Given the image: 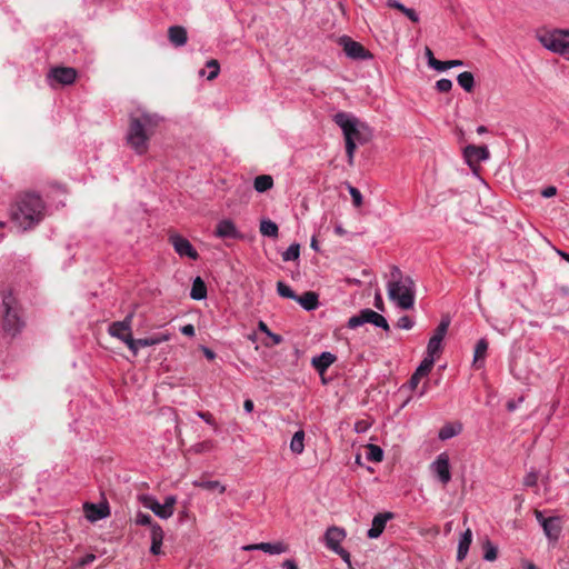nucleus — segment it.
<instances>
[{"mask_svg": "<svg viewBox=\"0 0 569 569\" xmlns=\"http://www.w3.org/2000/svg\"><path fill=\"white\" fill-rule=\"evenodd\" d=\"M46 209V203L38 193L24 192L11 206L10 218L17 228L26 231L43 220Z\"/></svg>", "mask_w": 569, "mask_h": 569, "instance_id": "1", "label": "nucleus"}, {"mask_svg": "<svg viewBox=\"0 0 569 569\" xmlns=\"http://www.w3.org/2000/svg\"><path fill=\"white\" fill-rule=\"evenodd\" d=\"M160 120L158 114L146 111L130 114L127 143L136 153L143 154L148 151L149 140Z\"/></svg>", "mask_w": 569, "mask_h": 569, "instance_id": "2", "label": "nucleus"}, {"mask_svg": "<svg viewBox=\"0 0 569 569\" xmlns=\"http://www.w3.org/2000/svg\"><path fill=\"white\" fill-rule=\"evenodd\" d=\"M387 293L388 298L401 310H409L415 306V281L411 277L405 276L397 266L390 268Z\"/></svg>", "mask_w": 569, "mask_h": 569, "instance_id": "3", "label": "nucleus"}, {"mask_svg": "<svg viewBox=\"0 0 569 569\" xmlns=\"http://www.w3.org/2000/svg\"><path fill=\"white\" fill-rule=\"evenodd\" d=\"M333 120L343 132L348 162L352 164L357 149L356 142L363 143L367 141L368 137L363 134V131H367L368 127L360 122L358 118L347 112H338Z\"/></svg>", "mask_w": 569, "mask_h": 569, "instance_id": "4", "label": "nucleus"}, {"mask_svg": "<svg viewBox=\"0 0 569 569\" xmlns=\"http://www.w3.org/2000/svg\"><path fill=\"white\" fill-rule=\"evenodd\" d=\"M536 39L547 50L566 56L569 54V30L568 29H541L537 30Z\"/></svg>", "mask_w": 569, "mask_h": 569, "instance_id": "5", "label": "nucleus"}, {"mask_svg": "<svg viewBox=\"0 0 569 569\" xmlns=\"http://www.w3.org/2000/svg\"><path fill=\"white\" fill-rule=\"evenodd\" d=\"M2 308H3V321L2 327L6 332L11 336L17 335L22 326L23 321L20 317L19 303L13 296L11 290L2 293Z\"/></svg>", "mask_w": 569, "mask_h": 569, "instance_id": "6", "label": "nucleus"}, {"mask_svg": "<svg viewBox=\"0 0 569 569\" xmlns=\"http://www.w3.org/2000/svg\"><path fill=\"white\" fill-rule=\"evenodd\" d=\"M137 525L140 526H149L150 527V538H151V547L150 552L154 556L161 553V546L163 541V530L162 528L152 520V517L148 513L138 512L134 519Z\"/></svg>", "mask_w": 569, "mask_h": 569, "instance_id": "7", "label": "nucleus"}, {"mask_svg": "<svg viewBox=\"0 0 569 569\" xmlns=\"http://www.w3.org/2000/svg\"><path fill=\"white\" fill-rule=\"evenodd\" d=\"M365 323H371L387 332L390 330L386 318L371 309H362L358 315L349 318L347 327L349 329H356Z\"/></svg>", "mask_w": 569, "mask_h": 569, "instance_id": "8", "label": "nucleus"}, {"mask_svg": "<svg viewBox=\"0 0 569 569\" xmlns=\"http://www.w3.org/2000/svg\"><path fill=\"white\" fill-rule=\"evenodd\" d=\"M176 502V496H167L163 503H160L153 497H146L143 499V506L161 519H168L173 515Z\"/></svg>", "mask_w": 569, "mask_h": 569, "instance_id": "9", "label": "nucleus"}, {"mask_svg": "<svg viewBox=\"0 0 569 569\" xmlns=\"http://www.w3.org/2000/svg\"><path fill=\"white\" fill-rule=\"evenodd\" d=\"M430 470L432 475L442 483L447 485L451 480L450 459L447 452L437 456L431 462Z\"/></svg>", "mask_w": 569, "mask_h": 569, "instance_id": "10", "label": "nucleus"}, {"mask_svg": "<svg viewBox=\"0 0 569 569\" xmlns=\"http://www.w3.org/2000/svg\"><path fill=\"white\" fill-rule=\"evenodd\" d=\"M169 240H170V243L172 244L174 251L180 257H188L191 260H197L199 258V254H198L197 250L193 248V246L191 244V242L188 239L183 238L182 236L171 234Z\"/></svg>", "mask_w": 569, "mask_h": 569, "instance_id": "11", "label": "nucleus"}, {"mask_svg": "<svg viewBox=\"0 0 569 569\" xmlns=\"http://www.w3.org/2000/svg\"><path fill=\"white\" fill-rule=\"evenodd\" d=\"M214 237L220 239H241L242 234L231 219H222L217 223Z\"/></svg>", "mask_w": 569, "mask_h": 569, "instance_id": "12", "label": "nucleus"}, {"mask_svg": "<svg viewBox=\"0 0 569 569\" xmlns=\"http://www.w3.org/2000/svg\"><path fill=\"white\" fill-rule=\"evenodd\" d=\"M48 77L59 84L68 86L74 82L77 71L71 67H57L50 70Z\"/></svg>", "mask_w": 569, "mask_h": 569, "instance_id": "13", "label": "nucleus"}, {"mask_svg": "<svg viewBox=\"0 0 569 569\" xmlns=\"http://www.w3.org/2000/svg\"><path fill=\"white\" fill-rule=\"evenodd\" d=\"M489 150L486 146H467L463 151L467 163L472 167L489 158Z\"/></svg>", "mask_w": 569, "mask_h": 569, "instance_id": "14", "label": "nucleus"}, {"mask_svg": "<svg viewBox=\"0 0 569 569\" xmlns=\"http://www.w3.org/2000/svg\"><path fill=\"white\" fill-rule=\"evenodd\" d=\"M536 517L541 523L546 536L550 540H557L561 531L560 519L557 517L543 518L539 511L536 512Z\"/></svg>", "mask_w": 569, "mask_h": 569, "instance_id": "15", "label": "nucleus"}, {"mask_svg": "<svg viewBox=\"0 0 569 569\" xmlns=\"http://www.w3.org/2000/svg\"><path fill=\"white\" fill-rule=\"evenodd\" d=\"M242 549L244 551H252V550H261L269 555H280L284 553L289 550V547L287 543L282 541L277 542H260V543H253V545H247L243 546Z\"/></svg>", "mask_w": 569, "mask_h": 569, "instance_id": "16", "label": "nucleus"}, {"mask_svg": "<svg viewBox=\"0 0 569 569\" xmlns=\"http://www.w3.org/2000/svg\"><path fill=\"white\" fill-rule=\"evenodd\" d=\"M341 44L343 46L345 53L351 59H367L370 57L369 52L361 43L350 38H341Z\"/></svg>", "mask_w": 569, "mask_h": 569, "instance_id": "17", "label": "nucleus"}, {"mask_svg": "<svg viewBox=\"0 0 569 569\" xmlns=\"http://www.w3.org/2000/svg\"><path fill=\"white\" fill-rule=\"evenodd\" d=\"M133 313H129L122 321L112 322L109 326L108 332L110 336L118 338L119 340L126 339V333H131Z\"/></svg>", "mask_w": 569, "mask_h": 569, "instance_id": "18", "label": "nucleus"}, {"mask_svg": "<svg viewBox=\"0 0 569 569\" xmlns=\"http://www.w3.org/2000/svg\"><path fill=\"white\" fill-rule=\"evenodd\" d=\"M393 518L392 512H382L378 513L373 517L371 528L368 530L367 536L370 539H376L380 537V535L383 532L386 523L388 520Z\"/></svg>", "mask_w": 569, "mask_h": 569, "instance_id": "19", "label": "nucleus"}, {"mask_svg": "<svg viewBox=\"0 0 569 569\" xmlns=\"http://www.w3.org/2000/svg\"><path fill=\"white\" fill-rule=\"evenodd\" d=\"M346 538V531L342 528L332 526L329 527L325 533L326 547L330 550H336L341 547L340 543Z\"/></svg>", "mask_w": 569, "mask_h": 569, "instance_id": "20", "label": "nucleus"}, {"mask_svg": "<svg viewBox=\"0 0 569 569\" xmlns=\"http://www.w3.org/2000/svg\"><path fill=\"white\" fill-rule=\"evenodd\" d=\"M472 542V531L470 528H467L466 531L460 536L458 541V550H457V560L462 561L469 551L470 545Z\"/></svg>", "mask_w": 569, "mask_h": 569, "instance_id": "21", "label": "nucleus"}, {"mask_svg": "<svg viewBox=\"0 0 569 569\" xmlns=\"http://www.w3.org/2000/svg\"><path fill=\"white\" fill-rule=\"evenodd\" d=\"M336 356L331 352H322L320 356L312 358V366L319 373H325L327 369L335 362Z\"/></svg>", "mask_w": 569, "mask_h": 569, "instance_id": "22", "label": "nucleus"}, {"mask_svg": "<svg viewBox=\"0 0 569 569\" xmlns=\"http://www.w3.org/2000/svg\"><path fill=\"white\" fill-rule=\"evenodd\" d=\"M168 37L171 43L177 47L184 46L188 40L187 30L180 26H172L168 30Z\"/></svg>", "mask_w": 569, "mask_h": 569, "instance_id": "23", "label": "nucleus"}, {"mask_svg": "<svg viewBox=\"0 0 569 569\" xmlns=\"http://www.w3.org/2000/svg\"><path fill=\"white\" fill-rule=\"evenodd\" d=\"M86 517L90 521H97L106 518L109 515V510L106 506H97L94 503L84 505Z\"/></svg>", "mask_w": 569, "mask_h": 569, "instance_id": "24", "label": "nucleus"}, {"mask_svg": "<svg viewBox=\"0 0 569 569\" xmlns=\"http://www.w3.org/2000/svg\"><path fill=\"white\" fill-rule=\"evenodd\" d=\"M296 301L307 311L318 308V295L313 291H307L302 296H297Z\"/></svg>", "mask_w": 569, "mask_h": 569, "instance_id": "25", "label": "nucleus"}, {"mask_svg": "<svg viewBox=\"0 0 569 569\" xmlns=\"http://www.w3.org/2000/svg\"><path fill=\"white\" fill-rule=\"evenodd\" d=\"M386 3L389 8L396 9L403 13L410 21L417 23L419 22V14L411 8H407L398 0H386Z\"/></svg>", "mask_w": 569, "mask_h": 569, "instance_id": "26", "label": "nucleus"}, {"mask_svg": "<svg viewBox=\"0 0 569 569\" xmlns=\"http://www.w3.org/2000/svg\"><path fill=\"white\" fill-rule=\"evenodd\" d=\"M488 341L482 338L480 339L475 348L473 366L480 369L483 366L485 358L487 356Z\"/></svg>", "mask_w": 569, "mask_h": 569, "instance_id": "27", "label": "nucleus"}, {"mask_svg": "<svg viewBox=\"0 0 569 569\" xmlns=\"http://www.w3.org/2000/svg\"><path fill=\"white\" fill-rule=\"evenodd\" d=\"M190 297L193 300H203L207 298V287L204 281L200 277H197L193 280Z\"/></svg>", "mask_w": 569, "mask_h": 569, "instance_id": "28", "label": "nucleus"}, {"mask_svg": "<svg viewBox=\"0 0 569 569\" xmlns=\"http://www.w3.org/2000/svg\"><path fill=\"white\" fill-rule=\"evenodd\" d=\"M170 337L168 332H160L148 338L139 339L138 343L143 348L151 347L170 340Z\"/></svg>", "mask_w": 569, "mask_h": 569, "instance_id": "29", "label": "nucleus"}, {"mask_svg": "<svg viewBox=\"0 0 569 569\" xmlns=\"http://www.w3.org/2000/svg\"><path fill=\"white\" fill-rule=\"evenodd\" d=\"M253 187L257 192H266L273 187V179L269 174H261L256 177Z\"/></svg>", "mask_w": 569, "mask_h": 569, "instance_id": "30", "label": "nucleus"}, {"mask_svg": "<svg viewBox=\"0 0 569 569\" xmlns=\"http://www.w3.org/2000/svg\"><path fill=\"white\" fill-rule=\"evenodd\" d=\"M305 431L298 430L292 436V439L290 441V450L295 455H301L305 450Z\"/></svg>", "mask_w": 569, "mask_h": 569, "instance_id": "31", "label": "nucleus"}, {"mask_svg": "<svg viewBox=\"0 0 569 569\" xmlns=\"http://www.w3.org/2000/svg\"><path fill=\"white\" fill-rule=\"evenodd\" d=\"M260 233L264 237L277 238L279 233L277 223L270 219H262L260 222Z\"/></svg>", "mask_w": 569, "mask_h": 569, "instance_id": "32", "label": "nucleus"}, {"mask_svg": "<svg viewBox=\"0 0 569 569\" xmlns=\"http://www.w3.org/2000/svg\"><path fill=\"white\" fill-rule=\"evenodd\" d=\"M458 84L466 90L467 92H471L475 88V77L469 71H463L457 77Z\"/></svg>", "mask_w": 569, "mask_h": 569, "instance_id": "33", "label": "nucleus"}, {"mask_svg": "<svg viewBox=\"0 0 569 569\" xmlns=\"http://www.w3.org/2000/svg\"><path fill=\"white\" fill-rule=\"evenodd\" d=\"M192 485L194 487L202 488L206 490H218L220 493H223L226 491V487L218 480H194Z\"/></svg>", "mask_w": 569, "mask_h": 569, "instance_id": "34", "label": "nucleus"}, {"mask_svg": "<svg viewBox=\"0 0 569 569\" xmlns=\"http://www.w3.org/2000/svg\"><path fill=\"white\" fill-rule=\"evenodd\" d=\"M463 66L462 60H447V61H440V60H433L431 62V68L437 71H445L455 67H461Z\"/></svg>", "mask_w": 569, "mask_h": 569, "instance_id": "35", "label": "nucleus"}, {"mask_svg": "<svg viewBox=\"0 0 569 569\" xmlns=\"http://www.w3.org/2000/svg\"><path fill=\"white\" fill-rule=\"evenodd\" d=\"M367 459L372 462H380L383 459V451L377 445L367 446Z\"/></svg>", "mask_w": 569, "mask_h": 569, "instance_id": "36", "label": "nucleus"}, {"mask_svg": "<svg viewBox=\"0 0 569 569\" xmlns=\"http://www.w3.org/2000/svg\"><path fill=\"white\" fill-rule=\"evenodd\" d=\"M483 559L487 561H495L498 557V549L490 540L483 542Z\"/></svg>", "mask_w": 569, "mask_h": 569, "instance_id": "37", "label": "nucleus"}, {"mask_svg": "<svg viewBox=\"0 0 569 569\" xmlns=\"http://www.w3.org/2000/svg\"><path fill=\"white\" fill-rule=\"evenodd\" d=\"M435 361H436L435 358L426 356L423 358V360L421 361V363L416 369V372H418V375L423 376V377L428 376V373L431 371V369L435 365Z\"/></svg>", "mask_w": 569, "mask_h": 569, "instance_id": "38", "label": "nucleus"}, {"mask_svg": "<svg viewBox=\"0 0 569 569\" xmlns=\"http://www.w3.org/2000/svg\"><path fill=\"white\" fill-rule=\"evenodd\" d=\"M442 350V341L439 339L430 338L427 346V355L428 357H432L436 359V357L441 352Z\"/></svg>", "mask_w": 569, "mask_h": 569, "instance_id": "39", "label": "nucleus"}, {"mask_svg": "<svg viewBox=\"0 0 569 569\" xmlns=\"http://www.w3.org/2000/svg\"><path fill=\"white\" fill-rule=\"evenodd\" d=\"M299 256H300V246L298 243H292L282 253V259H283V261H295V260L299 259Z\"/></svg>", "mask_w": 569, "mask_h": 569, "instance_id": "40", "label": "nucleus"}, {"mask_svg": "<svg viewBox=\"0 0 569 569\" xmlns=\"http://www.w3.org/2000/svg\"><path fill=\"white\" fill-rule=\"evenodd\" d=\"M461 428L460 427H455L452 425H446L445 427H442L439 431V438L441 440H448L455 436H457L459 432H460Z\"/></svg>", "mask_w": 569, "mask_h": 569, "instance_id": "41", "label": "nucleus"}, {"mask_svg": "<svg viewBox=\"0 0 569 569\" xmlns=\"http://www.w3.org/2000/svg\"><path fill=\"white\" fill-rule=\"evenodd\" d=\"M277 292L282 298L292 299V300L297 299V295L293 292V290L282 281H279L277 283Z\"/></svg>", "mask_w": 569, "mask_h": 569, "instance_id": "42", "label": "nucleus"}, {"mask_svg": "<svg viewBox=\"0 0 569 569\" xmlns=\"http://www.w3.org/2000/svg\"><path fill=\"white\" fill-rule=\"evenodd\" d=\"M449 323H450L449 319L441 320V322L436 328L435 333L431 338L439 339L440 341H442L448 331Z\"/></svg>", "mask_w": 569, "mask_h": 569, "instance_id": "43", "label": "nucleus"}, {"mask_svg": "<svg viewBox=\"0 0 569 569\" xmlns=\"http://www.w3.org/2000/svg\"><path fill=\"white\" fill-rule=\"evenodd\" d=\"M139 339H133L132 338V333H126V339L122 340V342H124L127 345V347L129 348L130 351H132V353L134 356L138 355V351L140 348H142L139 343H138Z\"/></svg>", "mask_w": 569, "mask_h": 569, "instance_id": "44", "label": "nucleus"}, {"mask_svg": "<svg viewBox=\"0 0 569 569\" xmlns=\"http://www.w3.org/2000/svg\"><path fill=\"white\" fill-rule=\"evenodd\" d=\"M207 68L209 69V73L207 76L208 80H213L218 77L220 71V64L218 60L211 59L207 62Z\"/></svg>", "mask_w": 569, "mask_h": 569, "instance_id": "45", "label": "nucleus"}, {"mask_svg": "<svg viewBox=\"0 0 569 569\" xmlns=\"http://www.w3.org/2000/svg\"><path fill=\"white\" fill-rule=\"evenodd\" d=\"M348 191L352 198L353 206L357 208L361 207L363 200L361 192L356 187L352 186H348Z\"/></svg>", "mask_w": 569, "mask_h": 569, "instance_id": "46", "label": "nucleus"}, {"mask_svg": "<svg viewBox=\"0 0 569 569\" xmlns=\"http://www.w3.org/2000/svg\"><path fill=\"white\" fill-rule=\"evenodd\" d=\"M436 89L439 92H449L452 89V81L450 79L442 78L436 82Z\"/></svg>", "mask_w": 569, "mask_h": 569, "instance_id": "47", "label": "nucleus"}, {"mask_svg": "<svg viewBox=\"0 0 569 569\" xmlns=\"http://www.w3.org/2000/svg\"><path fill=\"white\" fill-rule=\"evenodd\" d=\"M415 326V321L408 316H402L397 322L399 329L410 330Z\"/></svg>", "mask_w": 569, "mask_h": 569, "instance_id": "48", "label": "nucleus"}, {"mask_svg": "<svg viewBox=\"0 0 569 569\" xmlns=\"http://www.w3.org/2000/svg\"><path fill=\"white\" fill-rule=\"evenodd\" d=\"M94 560H96V556L93 553H88L87 556L79 559L74 566L78 569H82L86 566L92 563Z\"/></svg>", "mask_w": 569, "mask_h": 569, "instance_id": "49", "label": "nucleus"}, {"mask_svg": "<svg viewBox=\"0 0 569 569\" xmlns=\"http://www.w3.org/2000/svg\"><path fill=\"white\" fill-rule=\"evenodd\" d=\"M537 480H538V476L536 472H529L525 479H523V485L527 486V487H532L537 483Z\"/></svg>", "mask_w": 569, "mask_h": 569, "instance_id": "50", "label": "nucleus"}, {"mask_svg": "<svg viewBox=\"0 0 569 569\" xmlns=\"http://www.w3.org/2000/svg\"><path fill=\"white\" fill-rule=\"evenodd\" d=\"M332 551L336 552L337 555H339L346 563H348V565L351 563L350 553L346 549H343L342 547H339V548H337L336 550H332Z\"/></svg>", "mask_w": 569, "mask_h": 569, "instance_id": "51", "label": "nucleus"}, {"mask_svg": "<svg viewBox=\"0 0 569 569\" xmlns=\"http://www.w3.org/2000/svg\"><path fill=\"white\" fill-rule=\"evenodd\" d=\"M422 377L423 376H420V375H418V372L415 371L409 380L410 389H416Z\"/></svg>", "mask_w": 569, "mask_h": 569, "instance_id": "52", "label": "nucleus"}, {"mask_svg": "<svg viewBox=\"0 0 569 569\" xmlns=\"http://www.w3.org/2000/svg\"><path fill=\"white\" fill-rule=\"evenodd\" d=\"M556 193H557V188L553 186H549V187L542 189V191H541V196L543 198H551V197L556 196Z\"/></svg>", "mask_w": 569, "mask_h": 569, "instance_id": "53", "label": "nucleus"}, {"mask_svg": "<svg viewBox=\"0 0 569 569\" xmlns=\"http://www.w3.org/2000/svg\"><path fill=\"white\" fill-rule=\"evenodd\" d=\"M197 416L200 419H202L204 422H207L208 425H213L214 423L212 415L209 413V412L198 411Z\"/></svg>", "mask_w": 569, "mask_h": 569, "instance_id": "54", "label": "nucleus"}, {"mask_svg": "<svg viewBox=\"0 0 569 569\" xmlns=\"http://www.w3.org/2000/svg\"><path fill=\"white\" fill-rule=\"evenodd\" d=\"M181 333L188 337H193L196 333L194 327L192 325H186L181 328Z\"/></svg>", "mask_w": 569, "mask_h": 569, "instance_id": "55", "label": "nucleus"}, {"mask_svg": "<svg viewBox=\"0 0 569 569\" xmlns=\"http://www.w3.org/2000/svg\"><path fill=\"white\" fill-rule=\"evenodd\" d=\"M282 568L284 569H298L297 563L292 559H287L282 562Z\"/></svg>", "mask_w": 569, "mask_h": 569, "instance_id": "56", "label": "nucleus"}, {"mask_svg": "<svg viewBox=\"0 0 569 569\" xmlns=\"http://www.w3.org/2000/svg\"><path fill=\"white\" fill-rule=\"evenodd\" d=\"M268 337L272 340V345H280L282 342V337L280 335L270 332Z\"/></svg>", "mask_w": 569, "mask_h": 569, "instance_id": "57", "label": "nucleus"}, {"mask_svg": "<svg viewBox=\"0 0 569 569\" xmlns=\"http://www.w3.org/2000/svg\"><path fill=\"white\" fill-rule=\"evenodd\" d=\"M253 407H254V406H253V401H252V400H250V399L244 400V402H243V408H244V410H246L248 413L252 412Z\"/></svg>", "mask_w": 569, "mask_h": 569, "instance_id": "58", "label": "nucleus"}, {"mask_svg": "<svg viewBox=\"0 0 569 569\" xmlns=\"http://www.w3.org/2000/svg\"><path fill=\"white\" fill-rule=\"evenodd\" d=\"M258 329H259L261 332L266 333L267 336L271 332V331L269 330L268 326L266 325V322H263L262 320H260V321H259V323H258Z\"/></svg>", "mask_w": 569, "mask_h": 569, "instance_id": "59", "label": "nucleus"}, {"mask_svg": "<svg viewBox=\"0 0 569 569\" xmlns=\"http://www.w3.org/2000/svg\"><path fill=\"white\" fill-rule=\"evenodd\" d=\"M375 306L376 308H378L379 310H383V302H382V298L379 293L376 295L375 297Z\"/></svg>", "mask_w": 569, "mask_h": 569, "instance_id": "60", "label": "nucleus"}, {"mask_svg": "<svg viewBox=\"0 0 569 569\" xmlns=\"http://www.w3.org/2000/svg\"><path fill=\"white\" fill-rule=\"evenodd\" d=\"M426 57L428 59V66L431 68V62L437 59L433 57L432 51L428 47L426 48Z\"/></svg>", "mask_w": 569, "mask_h": 569, "instance_id": "61", "label": "nucleus"}, {"mask_svg": "<svg viewBox=\"0 0 569 569\" xmlns=\"http://www.w3.org/2000/svg\"><path fill=\"white\" fill-rule=\"evenodd\" d=\"M208 447H209V445L207 442L198 443L194 446V451L203 452Z\"/></svg>", "mask_w": 569, "mask_h": 569, "instance_id": "62", "label": "nucleus"}, {"mask_svg": "<svg viewBox=\"0 0 569 569\" xmlns=\"http://www.w3.org/2000/svg\"><path fill=\"white\" fill-rule=\"evenodd\" d=\"M203 353L209 360H213L216 358V353L208 348H203Z\"/></svg>", "mask_w": 569, "mask_h": 569, "instance_id": "63", "label": "nucleus"}, {"mask_svg": "<svg viewBox=\"0 0 569 569\" xmlns=\"http://www.w3.org/2000/svg\"><path fill=\"white\" fill-rule=\"evenodd\" d=\"M557 253L563 259L566 260L567 262H569V253H567L566 251H562V250H557Z\"/></svg>", "mask_w": 569, "mask_h": 569, "instance_id": "64", "label": "nucleus"}]
</instances>
